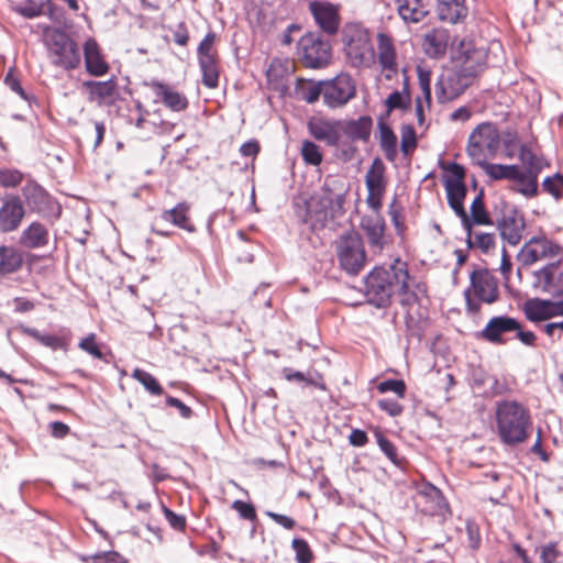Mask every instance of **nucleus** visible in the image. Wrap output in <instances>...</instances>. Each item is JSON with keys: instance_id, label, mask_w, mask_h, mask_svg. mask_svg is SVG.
Here are the masks:
<instances>
[{"instance_id": "09e8293b", "label": "nucleus", "mask_w": 563, "mask_h": 563, "mask_svg": "<svg viewBox=\"0 0 563 563\" xmlns=\"http://www.w3.org/2000/svg\"><path fill=\"white\" fill-rule=\"evenodd\" d=\"M78 347L90 354L95 358L102 360L104 362H109L107 355L102 352L100 345L96 341V334L90 333L86 338L81 339L78 343Z\"/></svg>"}, {"instance_id": "e2e57ef3", "label": "nucleus", "mask_w": 563, "mask_h": 563, "mask_svg": "<svg viewBox=\"0 0 563 563\" xmlns=\"http://www.w3.org/2000/svg\"><path fill=\"white\" fill-rule=\"evenodd\" d=\"M232 508L238 511L239 516L242 519L254 521L256 520V510L253 504L245 503L243 500H234L232 504Z\"/></svg>"}, {"instance_id": "a19ab883", "label": "nucleus", "mask_w": 563, "mask_h": 563, "mask_svg": "<svg viewBox=\"0 0 563 563\" xmlns=\"http://www.w3.org/2000/svg\"><path fill=\"white\" fill-rule=\"evenodd\" d=\"M471 217L475 225H493L494 221L484 205V189L482 188L471 205Z\"/></svg>"}, {"instance_id": "6ab92c4d", "label": "nucleus", "mask_w": 563, "mask_h": 563, "mask_svg": "<svg viewBox=\"0 0 563 563\" xmlns=\"http://www.w3.org/2000/svg\"><path fill=\"white\" fill-rule=\"evenodd\" d=\"M25 216V209L21 197L8 196L0 207V229L3 232L15 231Z\"/></svg>"}, {"instance_id": "de8ad7c7", "label": "nucleus", "mask_w": 563, "mask_h": 563, "mask_svg": "<svg viewBox=\"0 0 563 563\" xmlns=\"http://www.w3.org/2000/svg\"><path fill=\"white\" fill-rule=\"evenodd\" d=\"M400 148L404 155H409L418 145L416 130L411 124H405L400 130Z\"/></svg>"}, {"instance_id": "49530a36", "label": "nucleus", "mask_w": 563, "mask_h": 563, "mask_svg": "<svg viewBox=\"0 0 563 563\" xmlns=\"http://www.w3.org/2000/svg\"><path fill=\"white\" fill-rule=\"evenodd\" d=\"M411 98L410 95H406L399 90L393 91L386 99L385 104L387 108V114L393 110H408L410 108Z\"/></svg>"}, {"instance_id": "bb28decb", "label": "nucleus", "mask_w": 563, "mask_h": 563, "mask_svg": "<svg viewBox=\"0 0 563 563\" xmlns=\"http://www.w3.org/2000/svg\"><path fill=\"white\" fill-rule=\"evenodd\" d=\"M361 227L366 234L369 246L382 251L385 245L384 232L386 227L383 217L380 214L365 216L361 220Z\"/></svg>"}, {"instance_id": "aec40b11", "label": "nucleus", "mask_w": 563, "mask_h": 563, "mask_svg": "<svg viewBox=\"0 0 563 563\" xmlns=\"http://www.w3.org/2000/svg\"><path fill=\"white\" fill-rule=\"evenodd\" d=\"M443 168L449 172V175L444 176L443 178L448 201L465 199L467 195V187L465 184V168L455 162L449 163L448 166H443Z\"/></svg>"}, {"instance_id": "c03bdc74", "label": "nucleus", "mask_w": 563, "mask_h": 563, "mask_svg": "<svg viewBox=\"0 0 563 563\" xmlns=\"http://www.w3.org/2000/svg\"><path fill=\"white\" fill-rule=\"evenodd\" d=\"M538 176L521 170V176L515 179L518 183L515 190L527 198L534 197L538 194Z\"/></svg>"}, {"instance_id": "338daca9", "label": "nucleus", "mask_w": 563, "mask_h": 563, "mask_svg": "<svg viewBox=\"0 0 563 563\" xmlns=\"http://www.w3.org/2000/svg\"><path fill=\"white\" fill-rule=\"evenodd\" d=\"M163 512H164L166 520L168 521V523L170 525V527L173 529L179 530V531L185 529L186 518L184 516L174 512L166 506H163Z\"/></svg>"}, {"instance_id": "4c0bfd02", "label": "nucleus", "mask_w": 563, "mask_h": 563, "mask_svg": "<svg viewBox=\"0 0 563 563\" xmlns=\"http://www.w3.org/2000/svg\"><path fill=\"white\" fill-rule=\"evenodd\" d=\"M484 172L494 180L510 179L515 180L521 176V169L518 165H503L487 162L482 166Z\"/></svg>"}, {"instance_id": "393cba45", "label": "nucleus", "mask_w": 563, "mask_h": 563, "mask_svg": "<svg viewBox=\"0 0 563 563\" xmlns=\"http://www.w3.org/2000/svg\"><path fill=\"white\" fill-rule=\"evenodd\" d=\"M148 86L153 89L157 100H161L172 111L179 112L187 109L188 100L185 95L158 80H152Z\"/></svg>"}, {"instance_id": "e433bc0d", "label": "nucleus", "mask_w": 563, "mask_h": 563, "mask_svg": "<svg viewBox=\"0 0 563 563\" xmlns=\"http://www.w3.org/2000/svg\"><path fill=\"white\" fill-rule=\"evenodd\" d=\"M550 307V299L532 298L525 302L523 312L529 321L540 322L551 319V313L548 312Z\"/></svg>"}, {"instance_id": "bf43d9fd", "label": "nucleus", "mask_w": 563, "mask_h": 563, "mask_svg": "<svg viewBox=\"0 0 563 563\" xmlns=\"http://www.w3.org/2000/svg\"><path fill=\"white\" fill-rule=\"evenodd\" d=\"M537 551L540 552L541 563H554L560 556L558 542L554 541L548 542L540 548H537Z\"/></svg>"}, {"instance_id": "69168bd1", "label": "nucleus", "mask_w": 563, "mask_h": 563, "mask_svg": "<svg viewBox=\"0 0 563 563\" xmlns=\"http://www.w3.org/2000/svg\"><path fill=\"white\" fill-rule=\"evenodd\" d=\"M16 12L26 19H33L42 14V5L35 1L27 0L16 8Z\"/></svg>"}, {"instance_id": "7ed1b4c3", "label": "nucleus", "mask_w": 563, "mask_h": 563, "mask_svg": "<svg viewBox=\"0 0 563 563\" xmlns=\"http://www.w3.org/2000/svg\"><path fill=\"white\" fill-rule=\"evenodd\" d=\"M496 433L504 445L516 446L529 437L532 420L529 409L517 400L496 402Z\"/></svg>"}, {"instance_id": "f03ea898", "label": "nucleus", "mask_w": 563, "mask_h": 563, "mask_svg": "<svg viewBox=\"0 0 563 563\" xmlns=\"http://www.w3.org/2000/svg\"><path fill=\"white\" fill-rule=\"evenodd\" d=\"M409 272L407 262L396 258L387 266H376L365 278L368 303L376 308H387L396 292L408 287Z\"/></svg>"}, {"instance_id": "f704fd0d", "label": "nucleus", "mask_w": 563, "mask_h": 563, "mask_svg": "<svg viewBox=\"0 0 563 563\" xmlns=\"http://www.w3.org/2000/svg\"><path fill=\"white\" fill-rule=\"evenodd\" d=\"M23 264L22 253L13 246H0V276L18 272Z\"/></svg>"}, {"instance_id": "052dcab7", "label": "nucleus", "mask_w": 563, "mask_h": 563, "mask_svg": "<svg viewBox=\"0 0 563 563\" xmlns=\"http://www.w3.org/2000/svg\"><path fill=\"white\" fill-rule=\"evenodd\" d=\"M464 1L465 0H441V4L451 11L449 16L450 21L456 22L460 18L466 14Z\"/></svg>"}, {"instance_id": "37998d69", "label": "nucleus", "mask_w": 563, "mask_h": 563, "mask_svg": "<svg viewBox=\"0 0 563 563\" xmlns=\"http://www.w3.org/2000/svg\"><path fill=\"white\" fill-rule=\"evenodd\" d=\"M415 290H410L409 286L404 290L398 291L397 294L400 296V305L404 308H411L413 305H421V300L426 297L427 288L423 284H416Z\"/></svg>"}, {"instance_id": "c85d7f7f", "label": "nucleus", "mask_w": 563, "mask_h": 563, "mask_svg": "<svg viewBox=\"0 0 563 563\" xmlns=\"http://www.w3.org/2000/svg\"><path fill=\"white\" fill-rule=\"evenodd\" d=\"M49 232L45 224L33 221L25 228L20 236V242L27 249H41L48 244Z\"/></svg>"}, {"instance_id": "473e14b6", "label": "nucleus", "mask_w": 563, "mask_h": 563, "mask_svg": "<svg viewBox=\"0 0 563 563\" xmlns=\"http://www.w3.org/2000/svg\"><path fill=\"white\" fill-rule=\"evenodd\" d=\"M379 146L389 162H395L398 156L397 135L393 129L384 121L378 120Z\"/></svg>"}, {"instance_id": "4468645a", "label": "nucleus", "mask_w": 563, "mask_h": 563, "mask_svg": "<svg viewBox=\"0 0 563 563\" xmlns=\"http://www.w3.org/2000/svg\"><path fill=\"white\" fill-rule=\"evenodd\" d=\"M355 95V82L347 74H340L331 80L323 81V103L331 109L345 106Z\"/></svg>"}, {"instance_id": "412c9836", "label": "nucleus", "mask_w": 563, "mask_h": 563, "mask_svg": "<svg viewBox=\"0 0 563 563\" xmlns=\"http://www.w3.org/2000/svg\"><path fill=\"white\" fill-rule=\"evenodd\" d=\"M519 329V321L509 316L493 317L479 332V336L489 343H504L501 335Z\"/></svg>"}, {"instance_id": "5701e85b", "label": "nucleus", "mask_w": 563, "mask_h": 563, "mask_svg": "<svg viewBox=\"0 0 563 563\" xmlns=\"http://www.w3.org/2000/svg\"><path fill=\"white\" fill-rule=\"evenodd\" d=\"M85 67L89 75L101 77L108 74L110 66L106 62L97 41L89 37L84 43Z\"/></svg>"}, {"instance_id": "680f3d73", "label": "nucleus", "mask_w": 563, "mask_h": 563, "mask_svg": "<svg viewBox=\"0 0 563 563\" xmlns=\"http://www.w3.org/2000/svg\"><path fill=\"white\" fill-rule=\"evenodd\" d=\"M378 408L386 412L390 417H398L404 411V406L400 405L396 399L383 398L377 400Z\"/></svg>"}, {"instance_id": "8fccbe9b", "label": "nucleus", "mask_w": 563, "mask_h": 563, "mask_svg": "<svg viewBox=\"0 0 563 563\" xmlns=\"http://www.w3.org/2000/svg\"><path fill=\"white\" fill-rule=\"evenodd\" d=\"M377 390L380 394L394 393L398 398H404L406 395L407 386L402 379H385L377 385Z\"/></svg>"}, {"instance_id": "7c9ffc66", "label": "nucleus", "mask_w": 563, "mask_h": 563, "mask_svg": "<svg viewBox=\"0 0 563 563\" xmlns=\"http://www.w3.org/2000/svg\"><path fill=\"white\" fill-rule=\"evenodd\" d=\"M449 44V34L445 30L434 29L424 35L423 48L427 55L433 58L443 56Z\"/></svg>"}, {"instance_id": "0eeeda50", "label": "nucleus", "mask_w": 563, "mask_h": 563, "mask_svg": "<svg viewBox=\"0 0 563 563\" xmlns=\"http://www.w3.org/2000/svg\"><path fill=\"white\" fill-rule=\"evenodd\" d=\"M22 197L31 212L36 213L51 224L60 218V203L34 179H29L22 187Z\"/></svg>"}, {"instance_id": "dca6fc26", "label": "nucleus", "mask_w": 563, "mask_h": 563, "mask_svg": "<svg viewBox=\"0 0 563 563\" xmlns=\"http://www.w3.org/2000/svg\"><path fill=\"white\" fill-rule=\"evenodd\" d=\"M563 257V247L545 238H532L521 249L519 260L530 266L541 260Z\"/></svg>"}, {"instance_id": "6e6d98bb", "label": "nucleus", "mask_w": 563, "mask_h": 563, "mask_svg": "<svg viewBox=\"0 0 563 563\" xmlns=\"http://www.w3.org/2000/svg\"><path fill=\"white\" fill-rule=\"evenodd\" d=\"M467 543L472 550H478L482 543L479 526L475 520L467 519L465 522Z\"/></svg>"}, {"instance_id": "39448f33", "label": "nucleus", "mask_w": 563, "mask_h": 563, "mask_svg": "<svg viewBox=\"0 0 563 563\" xmlns=\"http://www.w3.org/2000/svg\"><path fill=\"white\" fill-rule=\"evenodd\" d=\"M500 147V134L496 124L483 122L470 134L466 152L472 162L479 167L494 158Z\"/></svg>"}, {"instance_id": "603ef678", "label": "nucleus", "mask_w": 563, "mask_h": 563, "mask_svg": "<svg viewBox=\"0 0 563 563\" xmlns=\"http://www.w3.org/2000/svg\"><path fill=\"white\" fill-rule=\"evenodd\" d=\"M376 440L382 452L388 457V460L399 466L401 461L398 457L397 449L394 443L386 438L382 432H376Z\"/></svg>"}, {"instance_id": "13d9d810", "label": "nucleus", "mask_w": 563, "mask_h": 563, "mask_svg": "<svg viewBox=\"0 0 563 563\" xmlns=\"http://www.w3.org/2000/svg\"><path fill=\"white\" fill-rule=\"evenodd\" d=\"M419 86L428 103L431 102V71L421 66L417 67Z\"/></svg>"}, {"instance_id": "79ce46f5", "label": "nucleus", "mask_w": 563, "mask_h": 563, "mask_svg": "<svg viewBox=\"0 0 563 563\" xmlns=\"http://www.w3.org/2000/svg\"><path fill=\"white\" fill-rule=\"evenodd\" d=\"M519 159L529 174L539 175L544 167L542 158L536 155L527 144L520 146Z\"/></svg>"}, {"instance_id": "a878e982", "label": "nucleus", "mask_w": 563, "mask_h": 563, "mask_svg": "<svg viewBox=\"0 0 563 563\" xmlns=\"http://www.w3.org/2000/svg\"><path fill=\"white\" fill-rule=\"evenodd\" d=\"M372 126L373 120L369 115H362L356 120H340V134L343 133L352 142H367Z\"/></svg>"}, {"instance_id": "f3484780", "label": "nucleus", "mask_w": 563, "mask_h": 563, "mask_svg": "<svg viewBox=\"0 0 563 563\" xmlns=\"http://www.w3.org/2000/svg\"><path fill=\"white\" fill-rule=\"evenodd\" d=\"M533 287L542 292L558 294L563 290V257L549 262L533 272Z\"/></svg>"}, {"instance_id": "4d7b16f0", "label": "nucleus", "mask_w": 563, "mask_h": 563, "mask_svg": "<svg viewBox=\"0 0 563 563\" xmlns=\"http://www.w3.org/2000/svg\"><path fill=\"white\" fill-rule=\"evenodd\" d=\"M216 41V34L213 32H208L197 48L198 59H203L205 57H214L218 56L216 52L212 51L213 44Z\"/></svg>"}, {"instance_id": "1a4fd4ad", "label": "nucleus", "mask_w": 563, "mask_h": 563, "mask_svg": "<svg viewBox=\"0 0 563 563\" xmlns=\"http://www.w3.org/2000/svg\"><path fill=\"white\" fill-rule=\"evenodd\" d=\"M495 214L496 227L503 241L512 246L518 245L526 229L523 216L515 205L503 199L495 206Z\"/></svg>"}, {"instance_id": "9d476101", "label": "nucleus", "mask_w": 563, "mask_h": 563, "mask_svg": "<svg viewBox=\"0 0 563 563\" xmlns=\"http://www.w3.org/2000/svg\"><path fill=\"white\" fill-rule=\"evenodd\" d=\"M305 66L319 69L327 66L332 57L331 44L319 32H308L298 43Z\"/></svg>"}, {"instance_id": "4be33fe9", "label": "nucleus", "mask_w": 563, "mask_h": 563, "mask_svg": "<svg viewBox=\"0 0 563 563\" xmlns=\"http://www.w3.org/2000/svg\"><path fill=\"white\" fill-rule=\"evenodd\" d=\"M310 134L329 146H338L341 142L340 120L316 119L308 123Z\"/></svg>"}, {"instance_id": "2f4dec72", "label": "nucleus", "mask_w": 563, "mask_h": 563, "mask_svg": "<svg viewBox=\"0 0 563 563\" xmlns=\"http://www.w3.org/2000/svg\"><path fill=\"white\" fill-rule=\"evenodd\" d=\"M398 13L405 22L418 23L428 14L423 0H396Z\"/></svg>"}, {"instance_id": "20e7f679", "label": "nucleus", "mask_w": 563, "mask_h": 563, "mask_svg": "<svg viewBox=\"0 0 563 563\" xmlns=\"http://www.w3.org/2000/svg\"><path fill=\"white\" fill-rule=\"evenodd\" d=\"M343 49L352 67L368 66L374 56L367 30L357 22H347L341 29Z\"/></svg>"}, {"instance_id": "c9c22d12", "label": "nucleus", "mask_w": 563, "mask_h": 563, "mask_svg": "<svg viewBox=\"0 0 563 563\" xmlns=\"http://www.w3.org/2000/svg\"><path fill=\"white\" fill-rule=\"evenodd\" d=\"M282 373H283L284 378L287 382L301 384L302 387L313 386L320 390L327 389V386L322 379V376L318 373H316L314 375H311L310 373L306 374L300 371H295L290 367H284Z\"/></svg>"}, {"instance_id": "ea45409f", "label": "nucleus", "mask_w": 563, "mask_h": 563, "mask_svg": "<svg viewBox=\"0 0 563 563\" xmlns=\"http://www.w3.org/2000/svg\"><path fill=\"white\" fill-rule=\"evenodd\" d=\"M296 93L300 100L314 103L320 97L323 98V81H302L296 87Z\"/></svg>"}, {"instance_id": "f8f14e48", "label": "nucleus", "mask_w": 563, "mask_h": 563, "mask_svg": "<svg viewBox=\"0 0 563 563\" xmlns=\"http://www.w3.org/2000/svg\"><path fill=\"white\" fill-rule=\"evenodd\" d=\"M49 56L55 66L66 70L77 68L81 60L77 43L65 32H55L53 34Z\"/></svg>"}, {"instance_id": "3c124183", "label": "nucleus", "mask_w": 563, "mask_h": 563, "mask_svg": "<svg viewBox=\"0 0 563 563\" xmlns=\"http://www.w3.org/2000/svg\"><path fill=\"white\" fill-rule=\"evenodd\" d=\"M301 155L303 161L312 166H318L322 162V154L319 146L311 141H303Z\"/></svg>"}, {"instance_id": "a18cd8bd", "label": "nucleus", "mask_w": 563, "mask_h": 563, "mask_svg": "<svg viewBox=\"0 0 563 563\" xmlns=\"http://www.w3.org/2000/svg\"><path fill=\"white\" fill-rule=\"evenodd\" d=\"M132 376L143 385V387L150 391L152 395H162L164 393L163 387L158 383V380L148 372L135 368L133 371Z\"/></svg>"}, {"instance_id": "72a5a7b5", "label": "nucleus", "mask_w": 563, "mask_h": 563, "mask_svg": "<svg viewBox=\"0 0 563 563\" xmlns=\"http://www.w3.org/2000/svg\"><path fill=\"white\" fill-rule=\"evenodd\" d=\"M385 169L386 167L382 158L375 157L365 175V185L367 191L385 192Z\"/></svg>"}, {"instance_id": "2eb2a0df", "label": "nucleus", "mask_w": 563, "mask_h": 563, "mask_svg": "<svg viewBox=\"0 0 563 563\" xmlns=\"http://www.w3.org/2000/svg\"><path fill=\"white\" fill-rule=\"evenodd\" d=\"M308 7L321 34L334 36L339 33L341 24L340 4L327 0H312Z\"/></svg>"}, {"instance_id": "9b49d317", "label": "nucleus", "mask_w": 563, "mask_h": 563, "mask_svg": "<svg viewBox=\"0 0 563 563\" xmlns=\"http://www.w3.org/2000/svg\"><path fill=\"white\" fill-rule=\"evenodd\" d=\"M455 66L473 81L487 63V53L483 47H475L471 41H461L454 55Z\"/></svg>"}, {"instance_id": "a211bd4d", "label": "nucleus", "mask_w": 563, "mask_h": 563, "mask_svg": "<svg viewBox=\"0 0 563 563\" xmlns=\"http://www.w3.org/2000/svg\"><path fill=\"white\" fill-rule=\"evenodd\" d=\"M415 503L421 512L429 516L441 515L449 507L442 492L431 483L421 485L415 497Z\"/></svg>"}, {"instance_id": "423d86ee", "label": "nucleus", "mask_w": 563, "mask_h": 563, "mask_svg": "<svg viewBox=\"0 0 563 563\" xmlns=\"http://www.w3.org/2000/svg\"><path fill=\"white\" fill-rule=\"evenodd\" d=\"M470 282V287L464 290L468 312L477 313L483 302L490 305L497 301L498 280L487 269L473 271Z\"/></svg>"}, {"instance_id": "cd10ccee", "label": "nucleus", "mask_w": 563, "mask_h": 563, "mask_svg": "<svg viewBox=\"0 0 563 563\" xmlns=\"http://www.w3.org/2000/svg\"><path fill=\"white\" fill-rule=\"evenodd\" d=\"M378 63L383 70L389 71L385 75L387 80L397 73L396 49L391 38L386 34H378Z\"/></svg>"}, {"instance_id": "ddd939ff", "label": "nucleus", "mask_w": 563, "mask_h": 563, "mask_svg": "<svg viewBox=\"0 0 563 563\" xmlns=\"http://www.w3.org/2000/svg\"><path fill=\"white\" fill-rule=\"evenodd\" d=\"M473 81L456 66L444 70L434 85L435 98L439 103H446L461 96Z\"/></svg>"}, {"instance_id": "58836bf2", "label": "nucleus", "mask_w": 563, "mask_h": 563, "mask_svg": "<svg viewBox=\"0 0 563 563\" xmlns=\"http://www.w3.org/2000/svg\"><path fill=\"white\" fill-rule=\"evenodd\" d=\"M200 70L202 73V84L207 88L213 89L219 85V65L218 56L205 57L198 59Z\"/></svg>"}, {"instance_id": "f257e3e1", "label": "nucleus", "mask_w": 563, "mask_h": 563, "mask_svg": "<svg viewBox=\"0 0 563 563\" xmlns=\"http://www.w3.org/2000/svg\"><path fill=\"white\" fill-rule=\"evenodd\" d=\"M346 194L347 188L343 181L327 178L320 194L312 200V203L303 201L302 206H297V216L311 230H321L325 228L329 221H334L344 216Z\"/></svg>"}, {"instance_id": "774afa93", "label": "nucleus", "mask_w": 563, "mask_h": 563, "mask_svg": "<svg viewBox=\"0 0 563 563\" xmlns=\"http://www.w3.org/2000/svg\"><path fill=\"white\" fill-rule=\"evenodd\" d=\"M475 244L483 253H487L495 246L494 233H478L475 235Z\"/></svg>"}, {"instance_id": "c756f323", "label": "nucleus", "mask_w": 563, "mask_h": 563, "mask_svg": "<svg viewBox=\"0 0 563 563\" xmlns=\"http://www.w3.org/2000/svg\"><path fill=\"white\" fill-rule=\"evenodd\" d=\"M159 218L187 232L192 233L196 231L195 225L189 220V205L185 201L178 202L172 209L163 210Z\"/></svg>"}, {"instance_id": "6e6552de", "label": "nucleus", "mask_w": 563, "mask_h": 563, "mask_svg": "<svg viewBox=\"0 0 563 563\" xmlns=\"http://www.w3.org/2000/svg\"><path fill=\"white\" fill-rule=\"evenodd\" d=\"M340 267L349 275H357L366 262V253L361 235L350 231L340 235L335 244Z\"/></svg>"}, {"instance_id": "b1692460", "label": "nucleus", "mask_w": 563, "mask_h": 563, "mask_svg": "<svg viewBox=\"0 0 563 563\" xmlns=\"http://www.w3.org/2000/svg\"><path fill=\"white\" fill-rule=\"evenodd\" d=\"M81 91L87 93L88 101L106 104L117 92V81L114 78L104 81L84 80L81 82Z\"/></svg>"}, {"instance_id": "0e129e2a", "label": "nucleus", "mask_w": 563, "mask_h": 563, "mask_svg": "<svg viewBox=\"0 0 563 563\" xmlns=\"http://www.w3.org/2000/svg\"><path fill=\"white\" fill-rule=\"evenodd\" d=\"M388 213L397 233H402L405 225L402 222L401 207L398 205L397 197H394L393 201L390 202L388 207Z\"/></svg>"}, {"instance_id": "5fc2aeb1", "label": "nucleus", "mask_w": 563, "mask_h": 563, "mask_svg": "<svg viewBox=\"0 0 563 563\" xmlns=\"http://www.w3.org/2000/svg\"><path fill=\"white\" fill-rule=\"evenodd\" d=\"M23 180V174L18 169L0 168V186L15 188Z\"/></svg>"}, {"instance_id": "864d4df0", "label": "nucleus", "mask_w": 563, "mask_h": 563, "mask_svg": "<svg viewBox=\"0 0 563 563\" xmlns=\"http://www.w3.org/2000/svg\"><path fill=\"white\" fill-rule=\"evenodd\" d=\"M291 547L296 553L297 563H310L313 554L305 539L295 538L291 542Z\"/></svg>"}]
</instances>
